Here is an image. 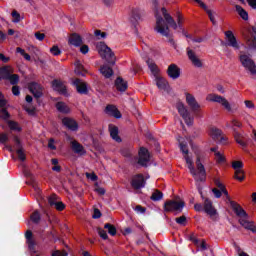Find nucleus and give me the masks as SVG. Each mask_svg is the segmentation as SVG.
I'll use <instances>...</instances> for the list:
<instances>
[{
	"instance_id": "nucleus-1",
	"label": "nucleus",
	"mask_w": 256,
	"mask_h": 256,
	"mask_svg": "<svg viewBox=\"0 0 256 256\" xmlns=\"http://www.w3.org/2000/svg\"><path fill=\"white\" fill-rule=\"evenodd\" d=\"M180 149L182 153H184V159L186 161V164L188 165V169L191 173V175L194 177L195 181L197 182H203L205 179H207V173L205 172V166L201 163V158L197 156L196 159V167L193 166V160L189 157V149L187 146L183 143L180 144Z\"/></svg>"
},
{
	"instance_id": "nucleus-2",
	"label": "nucleus",
	"mask_w": 256,
	"mask_h": 256,
	"mask_svg": "<svg viewBox=\"0 0 256 256\" xmlns=\"http://www.w3.org/2000/svg\"><path fill=\"white\" fill-rule=\"evenodd\" d=\"M221 191H222V194L226 196V201L230 203V207H232L234 213H236V215L240 217L239 219L240 225H242L244 229H248V231H252V233H256L255 222L247 220L249 219V215H247V212H245L243 208H241V206L237 204V202L231 200V197L229 196V192L227 191V188L224 187Z\"/></svg>"
},
{
	"instance_id": "nucleus-3",
	"label": "nucleus",
	"mask_w": 256,
	"mask_h": 256,
	"mask_svg": "<svg viewBox=\"0 0 256 256\" xmlns=\"http://www.w3.org/2000/svg\"><path fill=\"white\" fill-rule=\"evenodd\" d=\"M96 49L102 59H105L109 65H115V61L117 58L115 57V53L113 50L107 46L104 42H100L96 45Z\"/></svg>"
},
{
	"instance_id": "nucleus-4",
	"label": "nucleus",
	"mask_w": 256,
	"mask_h": 256,
	"mask_svg": "<svg viewBox=\"0 0 256 256\" xmlns=\"http://www.w3.org/2000/svg\"><path fill=\"white\" fill-rule=\"evenodd\" d=\"M183 207H185V201L179 197H176L174 200H167L164 203V211H166V213H181Z\"/></svg>"
},
{
	"instance_id": "nucleus-5",
	"label": "nucleus",
	"mask_w": 256,
	"mask_h": 256,
	"mask_svg": "<svg viewBox=\"0 0 256 256\" xmlns=\"http://www.w3.org/2000/svg\"><path fill=\"white\" fill-rule=\"evenodd\" d=\"M242 37L246 42L248 49L256 51V27L252 26L250 30L243 32Z\"/></svg>"
},
{
	"instance_id": "nucleus-6",
	"label": "nucleus",
	"mask_w": 256,
	"mask_h": 256,
	"mask_svg": "<svg viewBox=\"0 0 256 256\" xmlns=\"http://www.w3.org/2000/svg\"><path fill=\"white\" fill-rule=\"evenodd\" d=\"M176 109H178V113L182 116L186 125H188V127H192L194 118L191 116V113H189L187 107H185V104H183V102H178L176 104Z\"/></svg>"
},
{
	"instance_id": "nucleus-7",
	"label": "nucleus",
	"mask_w": 256,
	"mask_h": 256,
	"mask_svg": "<svg viewBox=\"0 0 256 256\" xmlns=\"http://www.w3.org/2000/svg\"><path fill=\"white\" fill-rule=\"evenodd\" d=\"M206 99L212 103H219L222 105V107H224V109H226V111H232L231 103H229V100L223 96L218 94H209Z\"/></svg>"
},
{
	"instance_id": "nucleus-8",
	"label": "nucleus",
	"mask_w": 256,
	"mask_h": 256,
	"mask_svg": "<svg viewBox=\"0 0 256 256\" xmlns=\"http://www.w3.org/2000/svg\"><path fill=\"white\" fill-rule=\"evenodd\" d=\"M242 67H245L251 75H256V64L251 57L246 54L240 55L239 57Z\"/></svg>"
},
{
	"instance_id": "nucleus-9",
	"label": "nucleus",
	"mask_w": 256,
	"mask_h": 256,
	"mask_svg": "<svg viewBox=\"0 0 256 256\" xmlns=\"http://www.w3.org/2000/svg\"><path fill=\"white\" fill-rule=\"evenodd\" d=\"M186 53L193 67H196L197 69H201V67H203V60H201V58L199 57V55H197V52H195V50L188 47L186 49Z\"/></svg>"
},
{
	"instance_id": "nucleus-10",
	"label": "nucleus",
	"mask_w": 256,
	"mask_h": 256,
	"mask_svg": "<svg viewBox=\"0 0 256 256\" xmlns=\"http://www.w3.org/2000/svg\"><path fill=\"white\" fill-rule=\"evenodd\" d=\"M155 30L157 31V33H160V35H164V37H169V25H165V20H163V17L161 16L156 17Z\"/></svg>"
},
{
	"instance_id": "nucleus-11",
	"label": "nucleus",
	"mask_w": 256,
	"mask_h": 256,
	"mask_svg": "<svg viewBox=\"0 0 256 256\" xmlns=\"http://www.w3.org/2000/svg\"><path fill=\"white\" fill-rule=\"evenodd\" d=\"M43 95H45V88H43V86H41V84L39 83H33V97L34 99H36L38 105H41L42 103V99H43Z\"/></svg>"
},
{
	"instance_id": "nucleus-12",
	"label": "nucleus",
	"mask_w": 256,
	"mask_h": 256,
	"mask_svg": "<svg viewBox=\"0 0 256 256\" xmlns=\"http://www.w3.org/2000/svg\"><path fill=\"white\" fill-rule=\"evenodd\" d=\"M48 203L50 207H54L56 211H63L65 209V204L59 200L56 194H52L48 197Z\"/></svg>"
},
{
	"instance_id": "nucleus-13",
	"label": "nucleus",
	"mask_w": 256,
	"mask_h": 256,
	"mask_svg": "<svg viewBox=\"0 0 256 256\" xmlns=\"http://www.w3.org/2000/svg\"><path fill=\"white\" fill-rule=\"evenodd\" d=\"M151 160V156L149 155V150L142 147L139 151V159H138V165H141L142 167H147V163Z\"/></svg>"
},
{
	"instance_id": "nucleus-14",
	"label": "nucleus",
	"mask_w": 256,
	"mask_h": 256,
	"mask_svg": "<svg viewBox=\"0 0 256 256\" xmlns=\"http://www.w3.org/2000/svg\"><path fill=\"white\" fill-rule=\"evenodd\" d=\"M14 143L16 145V155L18 156L19 161H25V159H27V154L25 153V149L21 145V140L18 136H14Z\"/></svg>"
},
{
	"instance_id": "nucleus-15",
	"label": "nucleus",
	"mask_w": 256,
	"mask_h": 256,
	"mask_svg": "<svg viewBox=\"0 0 256 256\" xmlns=\"http://www.w3.org/2000/svg\"><path fill=\"white\" fill-rule=\"evenodd\" d=\"M131 185L133 189L136 190L145 187V177L143 176V174L134 175L131 180Z\"/></svg>"
},
{
	"instance_id": "nucleus-16",
	"label": "nucleus",
	"mask_w": 256,
	"mask_h": 256,
	"mask_svg": "<svg viewBox=\"0 0 256 256\" xmlns=\"http://www.w3.org/2000/svg\"><path fill=\"white\" fill-rule=\"evenodd\" d=\"M167 75L170 79H179L181 77V68L177 64H170L167 69Z\"/></svg>"
},
{
	"instance_id": "nucleus-17",
	"label": "nucleus",
	"mask_w": 256,
	"mask_h": 256,
	"mask_svg": "<svg viewBox=\"0 0 256 256\" xmlns=\"http://www.w3.org/2000/svg\"><path fill=\"white\" fill-rule=\"evenodd\" d=\"M225 37L228 41L229 47H233V49H240L239 42H237V38L233 34L231 30L225 32Z\"/></svg>"
},
{
	"instance_id": "nucleus-18",
	"label": "nucleus",
	"mask_w": 256,
	"mask_h": 256,
	"mask_svg": "<svg viewBox=\"0 0 256 256\" xmlns=\"http://www.w3.org/2000/svg\"><path fill=\"white\" fill-rule=\"evenodd\" d=\"M186 103L190 107V109H192V111H198V109H201V105H199L193 94H186Z\"/></svg>"
},
{
	"instance_id": "nucleus-19",
	"label": "nucleus",
	"mask_w": 256,
	"mask_h": 256,
	"mask_svg": "<svg viewBox=\"0 0 256 256\" xmlns=\"http://www.w3.org/2000/svg\"><path fill=\"white\" fill-rule=\"evenodd\" d=\"M74 85L76 87V90L80 95H87L89 93V90L87 89V83L81 81V79L76 78L74 80Z\"/></svg>"
},
{
	"instance_id": "nucleus-20",
	"label": "nucleus",
	"mask_w": 256,
	"mask_h": 256,
	"mask_svg": "<svg viewBox=\"0 0 256 256\" xmlns=\"http://www.w3.org/2000/svg\"><path fill=\"white\" fill-rule=\"evenodd\" d=\"M210 136L212 137V139H214V141H219L220 143H223V141H227V138L223 136V131L217 128H212L210 130Z\"/></svg>"
},
{
	"instance_id": "nucleus-21",
	"label": "nucleus",
	"mask_w": 256,
	"mask_h": 256,
	"mask_svg": "<svg viewBox=\"0 0 256 256\" xmlns=\"http://www.w3.org/2000/svg\"><path fill=\"white\" fill-rule=\"evenodd\" d=\"M62 123L64 127H67V129H70V131H77L79 129V125L77 124V121H75L72 118L66 117L62 119Z\"/></svg>"
},
{
	"instance_id": "nucleus-22",
	"label": "nucleus",
	"mask_w": 256,
	"mask_h": 256,
	"mask_svg": "<svg viewBox=\"0 0 256 256\" xmlns=\"http://www.w3.org/2000/svg\"><path fill=\"white\" fill-rule=\"evenodd\" d=\"M114 87L116 91H120L121 93H125V90L129 87L127 81H125L122 77H118L115 80Z\"/></svg>"
},
{
	"instance_id": "nucleus-23",
	"label": "nucleus",
	"mask_w": 256,
	"mask_h": 256,
	"mask_svg": "<svg viewBox=\"0 0 256 256\" xmlns=\"http://www.w3.org/2000/svg\"><path fill=\"white\" fill-rule=\"evenodd\" d=\"M52 87L54 91H58L61 95H67V86L59 80L52 81Z\"/></svg>"
},
{
	"instance_id": "nucleus-24",
	"label": "nucleus",
	"mask_w": 256,
	"mask_h": 256,
	"mask_svg": "<svg viewBox=\"0 0 256 256\" xmlns=\"http://www.w3.org/2000/svg\"><path fill=\"white\" fill-rule=\"evenodd\" d=\"M70 145L72 151H74L78 155H85V153H87V151H85V147H83V145H81V143H79L77 140H72L70 142Z\"/></svg>"
},
{
	"instance_id": "nucleus-25",
	"label": "nucleus",
	"mask_w": 256,
	"mask_h": 256,
	"mask_svg": "<svg viewBox=\"0 0 256 256\" xmlns=\"http://www.w3.org/2000/svg\"><path fill=\"white\" fill-rule=\"evenodd\" d=\"M107 115H110L111 117H115V119H121L122 115L119 109H117V106L115 105H107L105 109Z\"/></svg>"
},
{
	"instance_id": "nucleus-26",
	"label": "nucleus",
	"mask_w": 256,
	"mask_h": 256,
	"mask_svg": "<svg viewBox=\"0 0 256 256\" xmlns=\"http://www.w3.org/2000/svg\"><path fill=\"white\" fill-rule=\"evenodd\" d=\"M204 211L209 215L210 217H213V215H217V210L215 207H213V202L209 199H205L204 201Z\"/></svg>"
},
{
	"instance_id": "nucleus-27",
	"label": "nucleus",
	"mask_w": 256,
	"mask_h": 256,
	"mask_svg": "<svg viewBox=\"0 0 256 256\" xmlns=\"http://www.w3.org/2000/svg\"><path fill=\"white\" fill-rule=\"evenodd\" d=\"M161 11L167 25H169L170 27H173L174 29H177V22H175V19H173L171 14L167 12V9L162 8Z\"/></svg>"
},
{
	"instance_id": "nucleus-28",
	"label": "nucleus",
	"mask_w": 256,
	"mask_h": 256,
	"mask_svg": "<svg viewBox=\"0 0 256 256\" xmlns=\"http://www.w3.org/2000/svg\"><path fill=\"white\" fill-rule=\"evenodd\" d=\"M68 43L74 45V47H80V45H83V39L79 34L74 33L69 37Z\"/></svg>"
},
{
	"instance_id": "nucleus-29",
	"label": "nucleus",
	"mask_w": 256,
	"mask_h": 256,
	"mask_svg": "<svg viewBox=\"0 0 256 256\" xmlns=\"http://www.w3.org/2000/svg\"><path fill=\"white\" fill-rule=\"evenodd\" d=\"M109 131L112 139L117 141V143H121V137H119V128H117V126L110 125Z\"/></svg>"
},
{
	"instance_id": "nucleus-30",
	"label": "nucleus",
	"mask_w": 256,
	"mask_h": 256,
	"mask_svg": "<svg viewBox=\"0 0 256 256\" xmlns=\"http://www.w3.org/2000/svg\"><path fill=\"white\" fill-rule=\"evenodd\" d=\"M156 85L158 89H161L162 91H167L169 89V82L165 78L158 77L156 79Z\"/></svg>"
},
{
	"instance_id": "nucleus-31",
	"label": "nucleus",
	"mask_w": 256,
	"mask_h": 256,
	"mask_svg": "<svg viewBox=\"0 0 256 256\" xmlns=\"http://www.w3.org/2000/svg\"><path fill=\"white\" fill-rule=\"evenodd\" d=\"M23 175L26 177V185H33V174L31 173V169L27 166H23Z\"/></svg>"
},
{
	"instance_id": "nucleus-32",
	"label": "nucleus",
	"mask_w": 256,
	"mask_h": 256,
	"mask_svg": "<svg viewBox=\"0 0 256 256\" xmlns=\"http://www.w3.org/2000/svg\"><path fill=\"white\" fill-rule=\"evenodd\" d=\"M11 73H13V68L10 66L0 68V81L1 79H7Z\"/></svg>"
},
{
	"instance_id": "nucleus-33",
	"label": "nucleus",
	"mask_w": 256,
	"mask_h": 256,
	"mask_svg": "<svg viewBox=\"0 0 256 256\" xmlns=\"http://www.w3.org/2000/svg\"><path fill=\"white\" fill-rule=\"evenodd\" d=\"M235 9L243 21H249V13H247L243 7L236 5Z\"/></svg>"
},
{
	"instance_id": "nucleus-34",
	"label": "nucleus",
	"mask_w": 256,
	"mask_h": 256,
	"mask_svg": "<svg viewBox=\"0 0 256 256\" xmlns=\"http://www.w3.org/2000/svg\"><path fill=\"white\" fill-rule=\"evenodd\" d=\"M100 72L106 79L113 77V69L109 66H102Z\"/></svg>"
},
{
	"instance_id": "nucleus-35",
	"label": "nucleus",
	"mask_w": 256,
	"mask_h": 256,
	"mask_svg": "<svg viewBox=\"0 0 256 256\" xmlns=\"http://www.w3.org/2000/svg\"><path fill=\"white\" fill-rule=\"evenodd\" d=\"M26 243L28 248L31 250L33 249V231L27 230L25 233Z\"/></svg>"
},
{
	"instance_id": "nucleus-36",
	"label": "nucleus",
	"mask_w": 256,
	"mask_h": 256,
	"mask_svg": "<svg viewBox=\"0 0 256 256\" xmlns=\"http://www.w3.org/2000/svg\"><path fill=\"white\" fill-rule=\"evenodd\" d=\"M104 229H106V231L109 233V235H111L112 237H115V235H117V228L115 227V225L111 224V223H106L104 225Z\"/></svg>"
},
{
	"instance_id": "nucleus-37",
	"label": "nucleus",
	"mask_w": 256,
	"mask_h": 256,
	"mask_svg": "<svg viewBox=\"0 0 256 256\" xmlns=\"http://www.w3.org/2000/svg\"><path fill=\"white\" fill-rule=\"evenodd\" d=\"M141 17H143V11L139 8L132 9V19L134 21H141Z\"/></svg>"
},
{
	"instance_id": "nucleus-38",
	"label": "nucleus",
	"mask_w": 256,
	"mask_h": 256,
	"mask_svg": "<svg viewBox=\"0 0 256 256\" xmlns=\"http://www.w3.org/2000/svg\"><path fill=\"white\" fill-rule=\"evenodd\" d=\"M33 189L36 193V199H37L38 203H41V201H43V195L41 194V187H39L38 183L34 182Z\"/></svg>"
},
{
	"instance_id": "nucleus-39",
	"label": "nucleus",
	"mask_w": 256,
	"mask_h": 256,
	"mask_svg": "<svg viewBox=\"0 0 256 256\" xmlns=\"http://www.w3.org/2000/svg\"><path fill=\"white\" fill-rule=\"evenodd\" d=\"M56 108L60 111V113H69L71 111L69 106H67V104L64 102H58L56 104Z\"/></svg>"
},
{
	"instance_id": "nucleus-40",
	"label": "nucleus",
	"mask_w": 256,
	"mask_h": 256,
	"mask_svg": "<svg viewBox=\"0 0 256 256\" xmlns=\"http://www.w3.org/2000/svg\"><path fill=\"white\" fill-rule=\"evenodd\" d=\"M75 73L76 75H83V71H85V68L83 67V64H81V61L76 60L75 63Z\"/></svg>"
},
{
	"instance_id": "nucleus-41",
	"label": "nucleus",
	"mask_w": 256,
	"mask_h": 256,
	"mask_svg": "<svg viewBox=\"0 0 256 256\" xmlns=\"http://www.w3.org/2000/svg\"><path fill=\"white\" fill-rule=\"evenodd\" d=\"M234 179H236L237 181H245V170H236L234 172Z\"/></svg>"
},
{
	"instance_id": "nucleus-42",
	"label": "nucleus",
	"mask_w": 256,
	"mask_h": 256,
	"mask_svg": "<svg viewBox=\"0 0 256 256\" xmlns=\"http://www.w3.org/2000/svg\"><path fill=\"white\" fill-rule=\"evenodd\" d=\"M147 65H148L150 71H151L154 75H157V73H158V71H159V68H157V64H155V62H153V60L148 59V60H147Z\"/></svg>"
},
{
	"instance_id": "nucleus-43",
	"label": "nucleus",
	"mask_w": 256,
	"mask_h": 256,
	"mask_svg": "<svg viewBox=\"0 0 256 256\" xmlns=\"http://www.w3.org/2000/svg\"><path fill=\"white\" fill-rule=\"evenodd\" d=\"M231 127H232V129H234V133H237L236 128L241 129V127H243V123H241V121H239V119L233 118L231 120Z\"/></svg>"
},
{
	"instance_id": "nucleus-44",
	"label": "nucleus",
	"mask_w": 256,
	"mask_h": 256,
	"mask_svg": "<svg viewBox=\"0 0 256 256\" xmlns=\"http://www.w3.org/2000/svg\"><path fill=\"white\" fill-rule=\"evenodd\" d=\"M150 199H151L152 201H161V200L163 199V192H161V191H159V190H155V191L152 193Z\"/></svg>"
},
{
	"instance_id": "nucleus-45",
	"label": "nucleus",
	"mask_w": 256,
	"mask_h": 256,
	"mask_svg": "<svg viewBox=\"0 0 256 256\" xmlns=\"http://www.w3.org/2000/svg\"><path fill=\"white\" fill-rule=\"evenodd\" d=\"M7 124H8L9 129H11V131H21V127H19V123L15 122L13 120H8Z\"/></svg>"
},
{
	"instance_id": "nucleus-46",
	"label": "nucleus",
	"mask_w": 256,
	"mask_h": 256,
	"mask_svg": "<svg viewBox=\"0 0 256 256\" xmlns=\"http://www.w3.org/2000/svg\"><path fill=\"white\" fill-rule=\"evenodd\" d=\"M52 165V171H56V173H61V167L59 166V160L57 158H53L51 160Z\"/></svg>"
},
{
	"instance_id": "nucleus-47",
	"label": "nucleus",
	"mask_w": 256,
	"mask_h": 256,
	"mask_svg": "<svg viewBox=\"0 0 256 256\" xmlns=\"http://www.w3.org/2000/svg\"><path fill=\"white\" fill-rule=\"evenodd\" d=\"M7 80L11 83V85H17V83H19V75L10 74V76L7 77Z\"/></svg>"
},
{
	"instance_id": "nucleus-48",
	"label": "nucleus",
	"mask_w": 256,
	"mask_h": 256,
	"mask_svg": "<svg viewBox=\"0 0 256 256\" xmlns=\"http://www.w3.org/2000/svg\"><path fill=\"white\" fill-rule=\"evenodd\" d=\"M10 117H11V115L9 114L7 109H5V108L0 109V118L1 119H4V121H7Z\"/></svg>"
},
{
	"instance_id": "nucleus-49",
	"label": "nucleus",
	"mask_w": 256,
	"mask_h": 256,
	"mask_svg": "<svg viewBox=\"0 0 256 256\" xmlns=\"http://www.w3.org/2000/svg\"><path fill=\"white\" fill-rule=\"evenodd\" d=\"M204 11H206V13H207V15H208V17H209L211 23H212L213 25H217V21L215 20V16L213 15V11H211V10L208 9L207 7H206V9H204Z\"/></svg>"
},
{
	"instance_id": "nucleus-50",
	"label": "nucleus",
	"mask_w": 256,
	"mask_h": 256,
	"mask_svg": "<svg viewBox=\"0 0 256 256\" xmlns=\"http://www.w3.org/2000/svg\"><path fill=\"white\" fill-rule=\"evenodd\" d=\"M232 167L235 171L243 170V162L242 161H234L232 162Z\"/></svg>"
},
{
	"instance_id": "nucleus-51",
	"label": "nucleus",
	"mask_w": 256,
	"mask_h": 256,
	"mask_svg": "<svg viewBox=\"0 0 256 256\" xmlns=\"http://www.w3.org/2000/svg\"><path fill=\"white\" fill-rule=\"evenodd\" d=\"M214 155H215L216 163H225V156L223 155V153L216 152V154Z\"/></svg>"
},
{
	"instance_id": "nucleus-52",
	"label": "nucleus",
	"mask_w": 256,
	"mask_h": 256,
	"mask_svg": "<svg viewBox=\"0 0 256 256\" xmlns=\"http://www.w3.org/2000/svg\"><path fill=\"white\" fill-rule=\"evenodd\" d=\"M234 139H235V141L239 144V145H241L242 147H245V142L243 141V139L241 138V135L238 133V132H235L234 133Z\"/></svg>"
},
{
	"instance_id": "nucleus-53",
	"label": "nucleus",
	"mask_w": 256,
	"mask_h": 256,
	"mask_svg": "<svg viewBox=\"0 0 256 256\" xmlns=\"http://www.w3.org/2000/svg\"><path fill=\"white\" fill-rule=\"evenodd\" d=\"M50 53L54 55L55 57L61 55V49H59V46L54 45L52 48H50Z\"/></svg>"
},
{
	"instance_id": "nucleus-54",
	"label": "nucleus",
	"mask_w": 256,
	"mask_h": 256,
	"mask_svg": "<svg viewBox=\"0 0 256 256\" xmlns=\"http://www.w3.org/2000/svg\"><path fill=\"white\" fill-rule=\"evenodd\" d=\"M12 17H13V23H19V21H21V15L19 14V12H17V10L12 11Z\"/></svg>"
},
{
	"instance_id": "nucleus-55",
	"label": "nucleus",
	"mask_w": 256,
	"mask_h": 256,
	"mask_svg": "<svg viewBox=\"0 0 256 256\" xmlns=\"http://www.w3.org/2000/svg\"><path fill=\"white\" fill-rule=\"evenodd\" d=\"M175 221H176V223H178V225H186L187 217H185L183 215V216H180V217L176 218Z\"/></svg>"
},
{
	"instance_id": "nucleus-56",
	"label": "nucleus",
	"mask_w": 256,
	"mask_h": 256,
	"mask_svg": "<svg viewBox=\"0 0 256 256\" xmlns=\"http://www.w3.org/2000/svg\"><path fill=\"white\" fill-rule=\"evenodd\" d=\"M97 232L102 239H109V236L107 235V231L103 230L102 228H97Z\"/></svg>"
},
{
	"instance_id": "nucleus-57",
	"label": "nucleus",
	"mask_w": 256,
	"mask_h": 256,
	"mask_svg": "<svg viewBox=\"0 0 256 256\" xmlns=\"http://www.w3.org/2000/svg\"><path fill=\"white\" fill-rule=\"evenodd\" d=\"M48 149H51V151H55L57 149V146H55V139L50 138L48 140Z\"/></svg>"
},
{
	"instance_id": "nucleus-58",
	"label": "nucleus",
	"mask_w": 256,
	"mask_h": 256,
	"mask_svg": "<svg viewBox=\"0 0 256 256\" xmlns=\"http://www.w3.org/2000/svg\"><path fill=\"white\" fill-rule=\"evenodd\" d=\"M41 221V214L38 211H35L33 214V223H39Z\"/></svg>"
},
{
	"instance_id": "nucleus-59",
	"label": "nucleus",
	"mask_w": 256,
	"mask_h": 256,
	"mask_svg": "<svg viewBox=\"0 0 256 256\" xmlns=\"http://www.w3.org/2000/svg\"><path fill=\"white\" fill-rule=\"evenodd\" d=\"M67 255H69V254L65 250H63V251L57 250L52 253V256H67Z\"/></svg>"
},
{
	"instance_id": "nucleus-60",
	"label": "nucleus",
	"mask_w": 256,
	"mask_h": 256,
	"mask_svg": "<svg viewBox=\"0 0 256 256\" xmlns=\"http://www.w3.org/2000/svg\"><path fill=\"white\" fill-rule=\"evenodd\" d=\"M9 141V136L5 133L0 134V143H7Z\"/></svg>"
},
{
	"instance_id": "nucleus-61",
	"label": "nucleus",
	"mask_w": 256,
	"mask_h": 256,
	"mask_svg": "<svg viewBox=\"0 0 256 256\" xmlns=\"http://www.w3.org/2000/svg\"><path fill=\"white\" fill-rule=\"evenodd\" d=\"M34 37H36V39H38V41H43V39H45V33L36 32L34 34Z\"/></svg>"
},
{
	"instance_id": "nucleus-62",
	"label": "nucleus",
	"mask_w": 256,
	"mask_h": 256,
	"mask_svg": "<svg viewBox=\"0 0 256 256\" xmlns=\"http://www.w3.org/2000/svg\"><path fill=\"white\" fill-rule=\"evenodd\" d=\"M87 179H91V181H97L99 179L95 173H86Z\"/></svg>"
},
{
	"instance_id": "nucleus-63",
	"label": "nucleus",
	"mask_w": 256,
	"mask_h": 256,
	"mask_svg": "<svg viewBox=\"0 0 256 256\" xmlns=\"http://www.w3.org/2000/svg\"><path fill=\"white\" fill-rule=\"evenodd\" d=\"M34 61L36 65H39V67H45V61L42 58H37Z\"/></svg>"
},
{
	"instance_id": "nucleus-64",
	"label": "nucleus",
	"mask_w": 256,
	"mask_h": 256,
	"mask_svg": "<svg viewBox=\"0 0 256 256\" xmlns=\"http://www.w3.org/2000/svg\"><path fill=\"white\" fill-rule=\"evenodd\" d=\"M251 9L256 10V0H246Z\"/></svg>"
}]
</instances>
